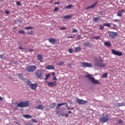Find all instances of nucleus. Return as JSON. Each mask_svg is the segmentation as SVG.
I'll list each match as a JSON object with an SVG mask.
<instances>
[{
	"instance_id": "obj_1",
	"label": "nucleus",
	"mask_w": 125,
	"mask_h": 125,
	"mask_svg": "<svg viewBox=\"0 0 125 125\" xmlns=\"http://www.w3.org/2000/svg\"><path fill=\"white\" fill-rule=\"evenodd\" d=\"M23 82H25L28 85L31 90H36L38 87V84L37 83H32L30 81L27 79H24Z\"/></svg>"
},
{
	"instance_id": "obj_2",
	"label": "nucleus",
	"mask_w": 125,
	"mask_h": 125,
	"mask_svg": "<svg viewBox=\"0 0 125 125\" xmlns=\"http://www.w3.org/2000/svg\"><path fill=\"white\" fill-rule=\"evenodd\" d=\"M85 78H87L93 84H99V81L98 80H96L95 78H93L91 74H88L85 76Z\"/></svg>"
},
{
	"instance_id": "obj_3",
	"label": "nucleus",
	"mask_w": 125,
	"mask_h": 125,
	"mask_svg": "<svg viewBox=\"0 0 125 125\" xmlns=\"http://www.w3.org/2000/svg\"><path fill=\"white\" fill-rule=\"evenodd\" d=\"M109 115L108 114H103L101 118H100V121L101 123H107L109 122Z\"/></svg>"
},
{
	"instance_id": "obj_4",
	"label": "nucleus",
	"mask_w": 125,
	"mask_h": 125,
	"mask_svg": "<svg viewBox=\"0 0 125 125\" xmlns=\"http://www.w3.org/2000/svg\"><path fill=\"white\" fill-rule=\"evenodd\" d=\"M30 103L28 101L26 102H21L18 104L17 107H20V108H25L26 107H29Z\"/></svg>"
},
{
	"instance_id": "obj_5",
	"label": "nucleus",
	"mask_w": 125,
	"mask_h": 125,
	"mask_svg": "<svg viewBox=\"0 0 125 125\" xmlns=\"http://www.w3.org/2000/svg\"><path fill=\"white\" fill-rule=\"evenodd\" d=\"M36 69L37 66L36 65H30L25 69V71L28 73H33Z\"/></svg>"
},
{
	"instance_id": "obj_6",
	"label": "nucleus",
	"mask_w": 125,
	"mask_h": 125,
	"mask_svg": "<svg viewBox=\"0 0 125 125\" xmlns=\"http://www.w3.org/2000/svg\"><path fill=\"white\" fill-rule=\"evenodd\" d=\"M94 61L95 62V66H97V67H99V68H104L105 66H106L105 63H102L100 62H98V60L97 59H95L94 60Z\"/></svg>"
},
{
	"instance_id": "obj_7",
	"label": "nucleus",
	"mask_w": 125,
	"mask_h": 125,
	"mask_svg": "<svg viewBox=\"0 0 125 125\" xmlns=\"http://www.w3.org/2000/svg\"><path fill=\"white\" fill-rule=\"evenodd\" d=\"M42 75H43V71L42 70H38L35 72V76H36L38 79H42Z\"/></svg>"
},
{
	"instance_id": "obj_8",
	"label": "nucleus",
	"mask_w": 125,
	"mask_h": 125,
	"mask_svg": "<svg viewBox=\"0 0 125 125\" xmlns=\"http://www.w3.org/2000/svg\"><path fill=\"white\" fill-rule=\"evenodd\" d=\"M76 103L80 105H83L87 103V101H84L83 100L80 99L79 98L76 99Z\"/></svg>"
},
{
	"instance_id": "obj_9",
	"label": "nucleus",
	"mask_w": 125,
	"mask_h": 125,
	"mask_svg": "<svg viewBox=\"0 0 125 125\" xmlns=\"http://www.w3.org/2000/svg\"><path fill=\"white\" fill-rule=\"evenodd\" d=\"M81 65L82 67H84V68H86V67H87L88 68L92 67V65L90 63L87 62H81Z\"/></svg>"
},
{
	"instance_id": "obj_10",
	"label": "nucleus",
	"mask_w": 125,
	"mask_h": 125,
	"mask_svg": "<svg viewBox=\"0 0 125 125\" xmlns=\"http://www.w3.org/2000/svg\"><path fill=\"white\" fill-rule=\"evenodd\" d=\"M111 52L112 54H114V55H117V56H122V55H123V53L121 52L117 51L115 49H112L111 50Z\"/></svg>"
},
{
	"instance_id": "obj_11",
	"label": "nucleus",
	"mask_w": 125,
	"mask_h": 125,
	"mask_svg": "<svg viewBox=\"0 0 125 125\" xmlns=\"http://www.w3.org/2000/svg\"><path fill=\"white\" fill-rule=\"evenodd\" d=\"M46 83H47L48 85L50 87H53V86H56V85H57L56 81H54V82H48L46 81Z\"/></svg>"
},
{
	"instance_id": "obj_12",
	"label": "nucleus",
	"mask_w": 125,
	"mask_h": 125,
	"mask_svg": "<svg viewBox=\"0 0 125 125\" xmlns=\"http://www.w3.org/2000/svg\"><path fill=\"white\" fill-rule=\"evenodd\" d=\"M108 35L111 39H114L115 37H117L118 36V34L116 32H114L112 31H109L108 32Z\"/></svg>"
},
{
	"instance_id": "obj_13",
	"label": "nucleus",
	"mask_w": 125,
	"mask_h": 125,
	"mask_svg": "<svg viewBox=\"0 0 125 125\" xmlns=\"http://www.w3.org/2000/svg\"><path fill=\"white\" fill-rule=\"evenodd\" d=\"M49 42H50V43H52V44H54L55 43V42H57V40H56L55 38H51L50 39H49L48 40Z\"/></svg>"
},
{
	"instance_id": "obj_14",
	"label": "nucleus",
	"mask_w": 125,
	"mask_h": 125,
	"mask_svg": "<svg viewBox=\"0 0 125 125\" xmlns=\"http://www.w3.org/2000/svg\"><path fill=\"white\" fill-rule=\"evenodd\" d=\"M97 4V2H95L92 5L87 7L86 8V10H87V9H92L94 8V7H95V6H96Z\"/></svg>"
},
{
	"instance_id": "obj_15",
	"label": "nucleus",
	"mask_w": 125,
	"mask_h": 125,
	"mask_svg": "<svg viewBox=\"0 0 125 125\" xmlns=\"http://www.w3.org/2000/svg\"><path fill=\"white\" fill-rule=\"evenodd\" d=\"M125 13V10L121 9L120 11L118 12L117 13V16H119V17H122L123 16V14Z\"/></svg>"
},
{
	"instance_id": "obj_16",
	"label": "nucleus",
	"mask_w": 125,
	"mask_h": 125,
	"mask_svg": "<svg viewBox=\"0 0 125 125\" xmlns=\"http://www.w3.org/2000/svg\"><path fill=\"white\" fill-rule=\"evenodd\" d=\"M65 104H67V103H59L58 104H57V106L56 107V110H59V107H61V106H63V105H65Z\"/></svg>"
},
{
	"instance_id": "obj_17",
	"label": "nucleus",
	"mask_w": 125,
	"mask_h": 125,
	"mask_svg": "<svg viewBox=\"0 0 125 125\" xmlns=\"http://www.w3.org/2000/svg\"><path fill=\"white\" fill-rule=\"evenodd\" d=\"M37 59L40 61V62H43V60L42 59V56L41 54H38L37 55Z\"/></svg>"
},
{
	"instance_id": "obj_18",
	"label": "nucleus",
	"mask_w": 125,
	"mask_h": 125,
	"mask_svg": "<svg viewBox=\"0 0 125 125\" xmlns=\"http://www.w3.org/2000/svg\"><path fill=\"white\" fill-rule=\"evenodd\" d=\"M45 68L47 70H54V66L53 65H48L45 67Z\"/></svg>"
},
{
	"instance_id": "obj_19",
	"label": "nucleus",
	"mask_w": 125,
	"mask_h": 125,
	"mask_svg": "<svg viewBox=\"0 0 125 125\" xmlns=\"http://www.w3.org/2000/svg\"><path fill=\"white\" fill-rule=\"evenodd\" d=\"M35 109H37L38 110H43L44 107H43V105L40 104L38 106H36Z\"/></svg>"
},
{
	"instance_id": "obj_20",
	"label": "nucleus",
	"mask_w": 125,
	"mask_h": 125,
	"mask_svg": "<svg viewBox=\"0 0 125 125\" xmlns=\"http://www.w3.org/2000/svg\"><path fill=\"white\" fill-rule=\"evenodd\" d=\"M56 113L57 114V115H60V116H62V117H64V114L61 113L60 109H58L57 110H56Z\"/></svg>"
},
{
	"instance_id": "obj_21",
	"label": "nucleus",
	"mask_w": 125,
	"mask_h": 125,
	"mask_svg": "<svg viewBox=\"0 0 125 125\" xmlns=\"http://www.w3.org/2000/svg\"><path fill=\"white\" fill-rule=\"evenodd\" d=\"M73 17V15H68L63 17L64 19H71Z\"/></svg>"
},
{
	"instance_id": "obj_22",
	"label": "nucleus",
	"mask_w": 125,
	"mask_h": 125,
	"mask_svg": "<svg viewBox=\"0 0 125 125\" xmlns=\"http://www.w3.org/2000/svg\"><path fill=\"white\" fill-rule=\"evenodd\" d=\"M55 106H56V103H53L50 104L49 108L53 109V108H55Z\"/></svg>"
},
{
	"instance_id": "obj_23",
	"label": "nucleus",
	"mask_w": 125,
	"mask_h": 125,
	"mask_svg": "<svg viewBox=\"0 0 125 125\" xmlns=\"http://www.w3.org/2000/svg\"><path fill=\"white\" fill-rule=\"evenodd\" d=\"M22 117H23V118H25V119H32V116L28 114L23 115H22Z\"/></svg>"
},
{
	"instance_id": "obj_24",
	"label": "nucleus",
	"mask_w": 125,
	"mask_h": 125,
	"mask_svg": "<svg viewBox=\"0 0 125 125\" xmlns=\"http://www.w3.org/2000/svg\"><path fill=\"white\" fill-rule=\"evenodd\" d=\"M104 44L105 46H108V47L111 46V43L110 42H104Z\"/></svg>"
},
{
	"instance_id": "obj_25",
	"label": "nucleus",
	"mask_w": 125,
	"mask_h": 125,
	"mask_svg": "<svg viewBox=\"0 0 125 125\" xmlns=\"http://www.w3.org/2000/svg\"><path fill=\"white\" fill-rule=\"evenodd\" d=\"M72 7H74V5L70 4L65 6V9H70Z\"/></svg>"
},
{
	"instance_id": "obj_26",
	"label": "nucleus",
	"mask_w": 125,
	"mask_h": 125,
	"mask_svg": "<svg viewBox=\"0 0 125 125\" xmlns=\"http://www.w3.org/2000/svg\"><path fill=\"white\" fill-rule=\"evenodd\" d=\"M90 43L89 42H84L83 43V46H89Z\"/></svg>"
},
{
	"instance_id": "obj_27",
	"label": "nucleus",
	"mask_w": 125,
	"mask_h": 125,
	"mask_svg": "<svg viewBox=\"0 0 125 125\" xmlns=\"http://www.w3.org/2000/svg\"><path fill=\"white\" fill-rule=\"evenodd\" d=\"M122 106H125V104L124 103H120L117 104V107H122Z\"/></svg>"
},
{
	"instance_id": "obj_28",
	"label": "nucleus",
	"mask_w": 125,
	"mask_h": 125,
	"mask_svg": "<svg viewBox=\"0 0 125 125\" xmlns=\"http://www.w3.org/2000/svg\"><path fill=\"white\" fill-rule=\"evenodd\" d=\"M75 52H79V51H81V47H77L75 48Z\"/></svg>"
},
{
	"instance_id": "obj_29",
	"label": "nucleus",
	"mask_w": 125,
	"mask_h": 125,
	"mask_svg": "<svg viewBox=\"0 0 125 125\" xmlns=\"http://www.w3.org/2000/svg\"><path fill=\"white\" fill-rule=\"evenodd\" d=\"M64 63H65V62L62 61V62H60L58 63H57V64H58V66H62V65H64Z\"/></svg>"
},
{
	"instance_id": "obj_30",
	"label": "nucleus",
	"mask_w": 125,
	"mask_h": 125,
	"mask_svg": "<svg viewBox=\"0 0 125 125\" xmlns=\"http://www.w3.org/2000/svg\"><path fill=\"white\" fill-rule=\"evenodd\" d=\"M103 25L105 26V27H111V24H110V23H103Z\"/></svg>"
},
{
	"instance_id": "obj_31",
	"label": "nucleus",
	"mask_w": 125,
	"mask_h": 125,
	"mask_svg": "<svg viewBox=\"0 0 125 125\" xmlns=\"http://www.w3.org/2000/svg\"><path fill=\"white\" fill-rule=\"evenodd\" d=\"M19 34H21V35H25V31L24 30H21L19 31Z\"/></svg>"
},
{
	"instance_id": "obj_32",
	"label": "nucleus",
	"mask_w": 125,
	"mask_h": 125,
	"mask_svg": "<svg viewBox=\"0 0 125 125\" xmlns=\"http://www.w3.org/2000/svg\"><path fill=\"white\" fill-rule=\"evenodd\" d=\"M33 28L32 26L25 27V29H26V30H31L33 29Z\"/></svg>"
},
{
	"instance_id": "obj_33",
	"label": "nucleus",
	"mask_w": 125,
	"mask_h": 125,
	"mask_svg": "<svg viewBox=\"0 0 125 125\" xmlns=\"http://www.w3.org/2000/svg\"><path fill=\"white\" fill-rule=\"evenodd\" d=\"M103 78H107L108 77V74L107 73H104L102 75Z\"/></svg>"
},
{
	"instance_id": "obj_34",
	"label": "nucleus",
	"mask_w": 125,
	"mask_h": 125,
	"mask_svg": "<svg viewBox=\"0 0 125 125\" xmlns=\"http://www.w3.org/2000/svg\"><path fill=\"white\" fill-rule=\"evenodd\" d=\"M49 77H50V74H46L45 75V80H46L48 79V78H49Z\"/></svg>"
},
{
	"instance_id": "obj_35",
	"label": "nucleus",
	"mask_w": 125,
	"mask_h": 125,
	"mask_svg": "<svg viewBox=\"0 0 125 125\" xmlns=\"http://www.w3.org/2000/svg\"><path fill=\"white\" fill-rule=\"evenodd\" d=\"M99 20V18H95L93 19L94 22H97Z\"/></svg>"
},
{
	"instance_id": "obj_36",
	"label": "nucleus",
	"mask_w": 125,
	"mask_h": 125,
	"mask_svg": "<svg viewBox=\"0 0 125 125\" xmlns=\"http://www.w3.org/2000/svg\"><path fill=\"white\" fill-rule=\"evenodd\" d=\"M16 4L17 5H18L19 6H20L21 5V2L19 1H16Z\"/></svg>"
},
{
	"instance_id": "obj_37",
	"label": "nucleus",
	"mask_w": 125,
	"mask_h": 125,
	"mask_svg": "<svg viewBox=\"0 0 125 125\" xmlns=\"http://www.w3.org/2000/svg\"><path fill=\"white\" fill-rule=\"evenodd\" d=\"M31 120L33 123H36V124H38V121H37V120H36V119H32Z\"/></svg>"
},
{
	"instance_id": "obj_38",
	"label": "nucleus",
	"mask_w": 125,
	"mask_h": 125,
	"mask_svg": "<svg viewBox=\"0 0 125 125\" xmlns=\"http://www.w3.org/2000/svg\"><path fill=\"white\" fill-rule=\"evenodd\" d=\"M33 33L34 32L33 31H28L27 32V35H30L31 36L32 35H33Z\"/></svg>"
},
{
	"instance_id": "obj_39",
	"label": "nucleus",
	"mask_w": 125,
	"mask_h": 125,
	"mask_svg": "<svg viewBox=\"0 0 125 125\" xmlns=\"http://www.w3.org/2000/svg\"><path fill=\"white\" fill-rule=\"evenodd\" d=\"M17 75L19 77V78H22V77H23V73L18 74Z\"/></svg>"
},
{
	"instance_id": "obj_40",
	"label": "nucleus",
	"mask_w": 125,
	"mask_h": 125,
	"mask_svg": "<svg viewBox=\"0 0 125 125\" xmlns=\"http://www.w3.org/2000/svg\"><path fill=\"white\" fill-rule=\"evenodd\" d=\"M81 38H82V35H78L77 37V39L79 41V40H81Z\"/></svg>"
},
{
	"instance_id": "obj_41",
	"label": "nucleus",
	"mask_w": 125,
	"mask_h": 125,
	"mask_svg": "<svg viewBox=\"0 0 125 125\" xmlns=\"http://www.w3.org/2000/svg\"><path fill=\"white\" fill-rule=\"evenodd\" d=\"M72 33H78V29H74L72 31Z\"/></svg>"
},
{
	"instance_id": "obj_42",
	"label": "nucleus",
	"mask_w": 125,
	"mask_h": 125,
	"mask_svg": "<svg viewBox=\"0 0 125 125\" xmlns=\"http://www.w3.org/2000/svg\"><path fill=\"white\" fill-rule=\"evenodd\" d=\"M68 52H69V53H73V49H72V48L69 49Z\"/></svg>"
},
{
	"instance_id": "obj_43",
	"label": "nucleus",
	"mask_w": 125,
	"mask_h": 125,
	"mask_svg": "<svg viewBox=\"0 0 125 125\" xmlns=\"http://www.w3.org/2000/svg\"><path fill=\"white\" fill-rule=\"evenodd\" d=\"M24 125H34L30 122H28V123H25Z\"/></svg>"
},
{
	"instance_id": "obj_44",
	"label": "nucleus",
	"mask_w": 125,
	"mask_h": 125,
	"mask_svg": "<svg viewBox=\"0 0 125 125\" xmlns=\"http://www.w3.org/2000/svg\"><path fill=\"white\" fill-rule=\"evenodd\" d=\"M104 29V26L103 25H100L99 27L100 30H103Z\"/></svg>"
},
{
	"instance_id": "obj_45",
	"label": "nucleus",
	"mask_w": 125,
	"mask_h": 125,
	"mask_svg": "<svg viewBox=\"0 0 125 125\" xmlns=\"http://www.w3.org/2000/svg\"><path fill=\"white\" fill-rule=\"evenodd\" d=\"M95 40H100V37L99 36H97L94 38H93Z\"/></svg>"
},
{
	"instance_id": "obj_46",
	"label": "nucleus",
	"mask_w": 125,
	"mask_h": 125,
	"mask_svg": "<svg viewBox=\"0 0 125 125\" xmlns=\"http://www.w3.org/2000/svg\"><path fill=\"white\" fill-rule=\"evenodd\" d=\"M58 10H59V8H57V7H55L54 11V12H56V11H58Z\"/></svg>"
},
{
	"instance_id": "obj_47",
	"label": "nucleus",
	"mask_w": 125,
	"mask_h": 125,
	"mask_svg": "<svg viewBox=\"0 0 125 125\" xmlns=\"http://www.w3.org/2000/svg\"><path fill=\"white\" fill-rule=\"evenodd\" d=\"M66 107H67L68 110H74V109H75V108L74 107H69V106H68L67 105L66 106Z\"/></svg>"
},
{
	"instance_id": "obj_48",
	"label": "nucleus",
	"mask_w": 125,
	"mask_h": 125,
	"mask_svg": "<svg viewBox=\"0 0 125 125\" xmlns=\"http://www.w3.org/2000/svg\"><path fill=\"white\" fill-rule=\"evenodd\" d=\"M0 58H1V59H4V56H3V54L0 55Z\"/></svg>"
},
{
	"instance_id": "obj_49",
	"label": "nucleus",
	"mask_w": 125,
	"mask_h": 125,
	"mask_svg": "<svg viewBox=\"0 0 125 125\" xmlns=\"http://www.w3.org/2000/svg\"><path fill=\"white\" fill-rule=\"evenodd\" d=\"M61 31H63V30H66V28L62 27V28H60Z\"/></svg>"
},
{
	"instance_id": "obj_50",
	"label": "nucleus",
	"mask_w": 125,
	"mask_h": 125,
	"mask_svg": "<svg viewBox=\"0 0 125 125\" xmlns=\"http://www.w3.org/2000/svg\"><path fill=\"white\" fill-rule=\"evenodd\" d=\"M64 116H65V118H68V116H69V114L66 113L64 114Z\"/></svg>"
},
{
	"instance_id": "obj_51",
	"label": "nucleus",
	"mask_w": 125,
	"mask_h": 125,
	"mask_svg": "<svg viewBox=\"0 0 125 125\" xmlns=\"http://www.w3.org/2000/svg\"><path fill=\"white\" fill-rule=\"evenodd\" d=\"M122 123H123V121L122 120L118 121V124H122Z\"/></svg>"
},
{
	"instance_id": "obj_52",
	"label": "nucleus",
	"mask_w": 125,
	"mask_h": 125,
	"mask_svg": "<svg viewBox=\"0 0 125 125\" xmlns=\"http://www.w3.org/2000/svg\"><path fill=\"white\" fill-rule=\"evenodd\" d=\"M28 50L31 52H33V51H34V50L33 49H29Z\"/></svg>"
},
{
	"instance_id": "obj_53",
	"label": "nucleus",
	"mask_w": 125,
	"mask_h": 125,
	"mask_svg": "<svg viewBox=\"0 0 125 125\" xmlns=\"http://www.w3.org/2000/svg\"><path fill=\"white\" fill-rule=\"evenodd\" d=\"M5 13L6 14H9V11H5Z\"/></svg>"
},
{
	"instance_id": "obj_54",
	"label": "nucleus",
	"mask_w": 125,
	"mask_h": 125,
	"mask_svg": "<svg viewBox=\"0 0 125 125\" xmlns=\"http://www.w3.org/2000/svg\"><path fill=\"white\" fill-rule=\"evenodd\" d=\"M114 22H117V21H120V20L116 19L113 20Z\"/></svg>"
},
{
	"instance_id": "obj_55",
	"label": "nucleus",
	"mask_w": 125,
	"mask_h": 125,
	"mask_svg": "<svg viewBox=\"0 0 125 125\" xmlns=\"http://www.w3.org/2000/svg\"><path fill=\"white\" fill-rule=\"evenodd\" d=\"M53 80L54 81H56V80H57V78L56 77H53Z\"/></svg>"
},
{
	"instance_id": "obj_56",
	"label": "nucleus",
	"mask_w": 125,
	"mask_h": 125,
	"mask_svg": "<svg viewBox=\"0 0 125 125\" xmlns=\"http://www.w3.org/2000/svg\"><path fill=\"white\" fill-rule=\"evenodd\" d=\"M67 39H73V36L67 37Z\"/></svg>"
},
{
	"instance_id": "obj_57",
	"label": "nucleus",
	"mask_w": 125,
	"mask_h": 125,
	"mask_svg": "<svg viewBox=\"0 0 125 125\" xmlns=\"http://www.w3.org/2000/svg\"><path fill=\"white\" fill-rule=\"evenodd\" d=\"M59 3H60V2H55V4H59Z\"/></svg>"
},
{
	"instance_id": "obj_58",
	"label": "nucleus",
	"mask_w": 125,
	"mask_h": 125,
	"mask_svg": "<svg viewBox=\"0 0 125 125\" xmlns=\"http://www.w3.org/2000/svg\"><path fill=\"white\" fill-rule=\"evenodd\" d=\"M19 48L20 49H25V48H23V47H19Z\"/></svg>"
},
{
	"instance_id": "obj_59",
	"label": "nucleus",
	"mask_w": 125,
	"mask_h": 125,
	"mask_svg": "<svg viewBox=\"0 0 125 125\" xmlns=\"http://www.w3.org/2000/svg\"><path fill=\"white\" fill-rule=\"evenodd\" d=\"M112 25H113L114 28H116V27H117V25L115 24H113Z\"/></svg>"
},
{
	"instance_id": "obj_60",
	"label": "nucleus",
	"mask_w": 125,
	"mask_h": 125,
	"mask_svg": "<svg viewBox=\"0 0 125 125\" xmlns=\"http://www.w3.org/2000/svg\"><path fill=\"white\" fill-rule=\"evenodd\" d=\"M3 100V99L1 98V97L0 96V101H2Z\"/></svg>"
},
{
	"instance_id": "obj_61",
	"label": "nucleus",
	"mask_w": 125,
	"mask_h": 125,
	"mask_svg": "<svg viewBox=\"0 0 125 125\" xmlns=\"http://www.w3.org/2000/svg\"><path fill=\"white\" fill-rule=\"evenodd\" d=\"M52 75L53 76H55V73L52 72Z\"/></svg>"
},
{
	"instance_id": "obj_62",
	"label": "nucleus",
	"mask_w": 125,
	"mask_h": 125,
	"mask_svg": "<svg viewBox=\"0 0 125 125\" xmlns=\"http://www.w3.org/2000/svg\"><path fill=\"white\" fill-rule=\"evenodd\" d=\"M68 114H72V111H68Z\"/></svg>"
},
{
	"instance_id": "obj_63",
	"label": "nucleus",
	"mask_w": 125,
	"mask_h": 125,
	"mask_svg": "<svg viewBox=\"0 0 125 125\" xmlns=\"http://www.w3.org/2000/svg\"><path fill=\"white\" fill-rule=\"evenodd\" d=\"M14 124H18V125H19V123L16 122H14Z\"/></svg>"
},
{
	"instance_id": "obj_64",
	"label": "nucleus",
	"mask_w": 125,
	"mask_h": 125,
	"mask_svg": "<svg viewBox=\"0 0 125 125\" xmlns=\"http://www.w3.org/2000/svg\"><path fill=\"white\" fill-rule=\"evenodd\" d=\"M100 61L101 62H102V60H100Z\"/></svg>"
}]
</instances>
